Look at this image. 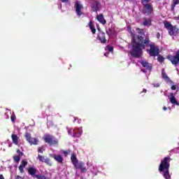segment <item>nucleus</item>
Listing matches in <instances>:
<instances>
[{"label": "nucleus", "instance_id": "1", "mask_svg": "<svg viewBox=\"0 0 179 179\" xmlns=\"http://www.w3.org/2000/svg\"><path fill=\"white\" fill-rule=\"evenodd\" d=\"M131 43V50L130 55L134 58H141L143 55V51L146 47L148 45L150 49H147L146 51L149 54L150 57H157L160 54V49L159 46L156 45V43L151 42L148 36L143 38L141 35L137 36V39L133 36Z\"/></svg>", "mask_w": 179, "mask_h": 179}, {"label": "nucleus", "instance_id": "2", "mask_svg": "<svg viewBox=\"0 0 179 179\" xmlns=\"http://www.w3.org/2000/svg\"><path fill=\"white\" fill-rule=\"evenodd\" d=\"M170 157H165L163 159H162L161 163L159 166V173H164L163 177L165 179L171 178V176L170 175Z\"/></svg>", "mask_w": 179, "mask_h": 179}, {"label": "nucleus", "instance_id": "3", "mask_svg": "<svg viewBox=\"0 0 179 179\" xmlns=\"http://www.w3.org/2000/svg\"><path fill=\"white\" fill-rule=\"evenodd\" d=\"M43 140L44 141L45 143H48V145H50V146H54L59 143L58 138H57L54 135L48 134H45L43 136Z\"/></svg>", "mask_w": 179, "mask_h": 179}, {"label": "nucleus", "instance_id": "4", "mask_svg": "<svg viewBox=\"0 0 179 179\" xmlns=\"http://www.w3.org/2000/svg\"><path fill=\"white\" fill-rule=\"evenodd\" d=\"M164 24L165 29L168 30L169 36H174V33H176V31H178L177 27L173 26L171 22L166 21L164 22Z\"/></svg>", "mask_w": 179, "mask_h": 179}, {"label": "nucleus", "instance_id": "5", "mask_svg": "<svg viewBox=\"0 0 179 179\" xmlns=\"http://www.w3.org/2000/svg\"><path fill=\"white\" fill-rule=\"evenodd\" d=\"M143 13L144 15H146L147 16H149L153 13V5L150 3H147L143 5Z\"/></svg>", "mask_w": 179, "mask_h": 179}, {"label": "nucleus", "instance_id": "6", "mask_svg": "<svg viewBox=\"0 0 179 179\" xmlns=\"http://www.w3.org/2000/svg\"><path fill=\"white\" fill-rule=\"evenodd\" d=\"M167 59L171 61L172 65H178L179 64V50L176 53V55H169L166 57Z\"/></svg>", "mask_w": 179, "mask_h": 179}, {"label": "nucleus", "instance_id": "7", "mask_svg": "<svg viewBox=\"0 0 179 179\" xmlns=\"http://www.w3.org/2000/svg\"><path fill=\"white\" fill-rule=\"evenodd\" d=\"M26 141L29 142L30 145H38V138H31V134L29 132L25 133Z\"/></svg>", "mask_w": 179, "mask_h": 179}, {"label": "nucleus", "instance_id": "8", "mask_svg": "<svg viewBox=\"0 0 179 179\" xmlns=\"http://www.w3.org/2000/svg\"><path fill=\"white\" fill-rule=\"evenodd\" d=\"M74 9H76V13L78 17H80V15H83V13H82V9H83V5L80 3V1H78L75 3Z\"/></svg>", "mask_w": 179, "mask_h": 179}, {"label": "nucleus", "instance_id": "9", "mask_svg": "<svg viewBox=\"0 0 179 179\" xmlns=\"http://www.w3.org/2000/svg\"><path fill=\"white\" fill-rule=\"evenodd\" d=\"M101 6V4L98 1L93 0L91 2V9H92V12H96V13H97V12H99V10H100Z\"/></svg>", "mask_w": 179, "mask_h": 179}, {"label": "nucleus", "instance_id": "10", "mask_svg": "<svg viewBox=\"0 0 179 179\" xmlns=\"http://www.w3.org/2000/svg\"><path fill=\"white\" fill-rule=\"evenodd\" d=\"M97 39L100 41L101 44H106V43H107V39H106V33L99 31L97 35Z\"/></svg>", "mask_w": 179, "mask_h": 179}, {"label": "nucleus", "instance_id": "11", "mask_svg": "<svg viewBox=\"0 0 179 179\" xmlns=\"http://www.w3.org/2000/svg\"><path fill=\"white\" fill-rule=\"evenodd\" d=\"M74 167L78 170H80L81 173H86L87 171L86 166H85V163L83 162H79Z\"/></svg>", "mask_w": 179, "mask_h": 179}, {"label": "nucleus", "instance_id": "12", "mask_svg": "<svg viewBox=\"0 0 179 179\" xmlns=\"http://www.w3.org/2000/svg\"><path fill=\"white\" fill-rule=\"evenodd\" d=\"M140 64L142 65L143 68H145L148 71H152V64L148 63L146 60L140 61Z\"/></svg>", "mask_w": 179, "mask_h": 179}, {"label": "nucleus", "instance_id": "13", "mask_svg": "<svg viewBox=\"0 0 179 179\" xmlns=\"http://www.w3.org/2000/svg\"><path fill=\"white\" fill-rule=\"evenodd\" d=\"M29 162H27V160L23 159L21 162L20 165L19 166L18 169L20 173H24V167H26V165L28 164Z\"/></svg>", "mask_w": 179, "mask_h": 179}, {"label": "nucleus", "instance_id": "14", "mask_svg": "<svg viewBox=\"0 0 179 179\" xmlns=\"http://www.w3.org/2000/svg\"><path fill=\"white\" fill-rule=\"evenodd\" d=\"M38 159H39V162H41L42 163H46V164H50L51 163L50 158H44L43 155H38Z\"/></svg>", "mask_w": 179, "mask_h": 179}, {"label": "nucleus", "instance_id": "15", "mask_svg": "<svg viewBox=\"0 0 179 179\" xmlns=\"http://www.w3.org/2000/svg\"><path fill=\"white\" fill-rule=\"evenodd\" d=\"M96 19L99 23H101V24H106V23H107V21L104 19V15L103 14L97 15Z\"/></svg>", "mask_w": 179, "mask_h": 179}, {"label": "nucleus", "instance_id": "16", "mask_svg": "<svg viewBox=\"0 0 179 179\" xmlns=\"http://www.w3.org/2000/svg\"><path fill=\"white\" fill-rule=\"evenodd\" d=\"M170 102L171 104H175L176 106H179L178 101H177V99H176V96H174V94L171 93L170 94Z\"/></svg>", "mask_w": 179, "mask_h": 179}, {"label": "nucleus", "instance_id": "17", "mask_svg": "<svg viewBox=\"0 0 179 179\" xmlns=\"http://www.w3.org/2000/svg\"><path fill=\"white\" fill-rule=\"evenodd\" d=\"M53 159L57 162V163H59L60 164H62L64 163V158L61 155H55L52 156Z\"/></svg>", "mask_w": 179, "mask_h": 179}, {"label": "nucleus", "instance_id": "18", "mask_svg": "<svg viewBox=\"0 0 179 179\" xmlns=\"http://www.w3.org/2000/svg\"><path fill=\"white\" fill-rule=\"evenodd\" d=\"M71 160L72 164H73V166H74V167L76 166V164L78 163H79V162L78 160V157H76V155H75L74 153H73L71 155Z\"/></svg>", "mask_w": 179, "mask_h": 179}, {"label": "nucleus", "instance_id": "19", "mask_svg": "<svg viewBox=\"0 0 179 179\" xmlns=\"http://www.w3.org/2000/svg\"><path fill=\"white\" fill-rule=\"evenodd\" d=\"M11 139L15 145H17L19 143V137L17 136V135L12 134Z\"/></svg>", "mask_w": 179, "mask_h": 179}, {"label": "nucleus", "instance_id": "20", "mask_svg": "<svg viewBox=\"0 0 179 179\" xmlns=\"http://www.w3.org/2000/svg\"><path fill=\"white\" fill-rule=\"evenodd\" d=\"M88 26L92 33V34H96V28L94 27V26H93V22L92 21H90L88 24Z\"/></svg>", "mask_w": 179, "mask_h": 179}, {"label": "nucleus", "instance_id": "21", "mask_svg": "<svg viewBox=\"0 0 179 179\" xmlns=\"http://www.w3.org/2000/svg\"><path fill=\"white\" fill-rule=\"evenodd\" d=\"M106 34H108V36H113V34H115V29L113 27L109 28L108 30L106 31Z\"/></svg>", "mask_w": 179, "mask_h": 179}, {"label": "nucleus", "instance_id": "22", "mask_svg": "<svg viewBox=\"0 0 179 179\" xmlns=\"http://www.w3.org/2000/svg\"><path fill=\"white\" fill-rule=\"evenodd\" d=\"M162 78L164 79V80H170V78H169L164 69H163L162 71Z\"/></svg>", "mask_w": 179, "mask_h": 179}, {"label": "nucleus", "instance_id": "23", "mask_svg": "<svg viewBox=\"0 0 179 179\" xmlns=\"http://www.w3.org/2000/svg\"><path fill=\"white\" fill-rule=\"evenodd\" d=\"M176 5H179V0H173V3H172L171 8V10H172V12H174V9Z\"/></svg>", "mask_w": 179, "mask_h": 179}, {"label": "nucleus", "instance_id": "24", "mask_svg": "<svg viewBox=\"0 0 179 179\" xmlns=\"http://www.w3.org/2000/svg\"><path fill=\"white\" fill-rule=\"evenodd\" d=\"M143 26H152V20L148 19L143 22Z\"/></svg>", "mask_w": 179, "mask_h": 179}, {"label": "nucleus", "instance_id": "25", "mask_svg": "<svg viewBox=\"0 0 179 179\" xmlns=\"http://www.w3.org/2000/svg\"><path fill=\"white\" fill-rule=\"evenodd\" d=\"M136 30L138 34H141V36H145V30L143 29L137 28Z\"/></svg>", "mask_w": 179, "mask_h": 179}, {"label": "nucleus", "instance_id": "26", "mask_svg": "<svg viewBox=\"0 0 179 179\" xmlns=\"http://www.w3.org/2000/svg\"><path fill=\"white\" fill-rule=\"evenodd\" d=\"M157 57L158 62H159L160 64H163V62H164V57H163V56H162L159 53V55H157Z\"/></svg>", "mask_w": 179, "mask_h": 179}, {"label": "nucleus", "instance_id": "27", "mask_svg": "<svg viewBox=\"0 0 179 179\" xmlns=\"http://www.w3.org/2000/svg\"><path fill=\"white\" fill-rule=\"evenodd\" d=\"M20 157H20L19 155H14L13 157V159L15 162H16V163H19V162H20Z\"/></svg>", "mask_w": 179, "mask_h": 179}, {"label": "nucleus", "instance_id": "28", "mask_svg": "<svg viewBox=\"0 0 179 179\" xmlns=\"http://www.w3.org/2000/svg\"><path fill=\"white\" fill-rule=\"evenodd\" d=\"M106 48L108 49V50L109 51V52H112V51L114 50V48H113V46H110V45H107Z\"/></svg>", "mask_w": 179, "mask_h": 179}, {"label": "nucleus", "instance_id": "29", "mask_svg": "<svg viewBox=\"0 0 179 179\" xmlns=\"http://www.w3.org/2000/svg\"><path fill=\"white\" fill-rule=\"evenodd\" d=\"M10 120L13 122H15L16 121V116L15 115H12L10 116Z\"/></svg>", "mask_w": 179, "mask_h": 179}, {"label": "nucleus", "instance_id": "30", "mask_svg": "<svg viewBox=\"0 0 179 179\" xmlns=\"http://www.w3.org/2000/svg\"><path fill=\"white\" fill-rule=\"evenodd\" d=\"M152 0H141L142 5H145V3H149L148 2H150Z\"/></svg>", "mask_w": 179, "mask_h": 179}, {"label": "nucleus", "instance_id": "31", "mask_svg": "<svg viewBox=\"0 0 179 179\" xmlns=\"http://www.w3.org/2000/svg\"><path fill=\"white\" fill-rule=\"evenodd\" d=\"M16 152L18 153V156H20L21 157L23 156V152H22L19 149H17Z\"/></svg>", "mask_w": 179, "mask_h": 179}, {"label": "nucleus", "instance_id": "32", "mask_svg": "<svg viewBox=\"0 0 179 179\" xmlns=\"http://www.w3.org/2000/svg\"><path fill=\"white\" fill-rule=\"evenodd\" d=\"M38 153H43V147H39L38 148Z\"/></svg>", "mask_w": 179, "mask_h": 179}, {"label": "nucleus", "instance_id": "33", "mask_svg": "<svg viewBox=\"0 0 179 179\" xmlns=\"http://www.w3.org/2000/svg\"><path fill=\"white\" fill-rule=\"evenodd\" d=\"M171 90H176V89H177V86L176 85H172L171 87Z\"/></svg>", "mask_w": 179, "mask_h": 179}, {"label": "nucleus", "instance_id": "34", "mask_svg": "<svg viewBox=\"0 0 179 179\" xmlns=\"http://www.w3.org/2000/svg\"><path fill=\"white\" fill-rule=\"evenodd\" d=\"M61 2H63L64 3H66L69 2V0H61Z\"/></svg>", "mask_w": 179, "mask_h": 179}, {"label": "nucleus", "instance_id": "35", "mask_svg": "<svg viewBox=\"0 0 179 179\" xmlns=\"http://www.w3.org/2000/svg\"><path fill=\"white\" fill-rule=\"evenodd\" d=\"M15 179H23V178H22L21 176H17L15 177Z\"/></svg>", "mask_w": 179, "mask_h": 179}, {"label": "nucleus", "instance_id": "36", "mask_svg": "<svg viewBox=\"0 0 179 179\" xmlns=\"http://www.w3.org/2000/svg\"><path fill=\"white\" fill-rule=\"evenodd\" d=\"M159 86H160V85L159 83L154 85L155 87H159Z\"/></svg>", "mask_w": 179, "mask_h": 179}, {"label": "nucleus", "instance_id": "37", "mask_svg": "<svg viewBox=\"0 0 179 179\" xmlns=\"http://www.w3.org/2000/svg\"><path fill=\"white\" fill-rule=\"evenodd\" d=\"M0 179H5V178L3 177V175L0 174Z\"/></svg>", "mask_w": 179, "mask_h": 179}, {"label": "nucleus", "instance_id": "38", "mask_svg": "<svg viewBox=\"0 0 179 179\" xmlns=\"http://www.w3.org/2000/svg\"><path fill=\"white\" fill-rule=\"evenodd\" d=\"M146 92H148V90H146V89H143L142 93H146Z\"/></svg>", "mask_w": 179, "mask_h": 179}, {"label": "nucleus", "instance_id": "39", "mask_svg": "<svg viewBox=\"0 0 179 179\" xmlns=\"http://www.w3.org/2000/svg\"><path fill=\"white\" fill-rule=\"evenodd\" d=\"M163 110H164V111H166L167 110V108L166 106H164Z\"/></svg>", "mask_w": 179, "mask_h": 179}, {"label": "nucleus", "instance_id": "40", "mask_svg": "<svg viewBox=\"0 0 179 179\" xmlns=\"http://www.w3.org/2000/svg\"><path fill=\"white\" fill-rule=\"evenodd\" d=\"M64 155H68V152H67L66 151H64Z\"/></svg>", "mask_w": 179, "mask_h": 179}]
</instances>
